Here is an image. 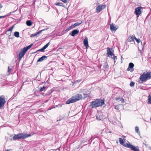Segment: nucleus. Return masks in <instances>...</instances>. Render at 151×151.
Returning <instances> with one entry per match:
<instances>
[{
    "mask_svg": "<svg viewBox=\"0 0 151 151\" xmlns=\"http://www.w3.org/2000/svg\"><path fill=\"white\" fill-rule=\"evenodd\" d=\"M118 28V26H116L113 23L110 24V29L112 32H113L114 31H116Z\"/></svg>",
    "mask_w": 151,
    "mask_h": 151,
    "instance_id": "9",
    "label": "nucleus"
},
{
    "mask_svg": "<svg viewBox=\"0 0 151 151\" xmlns=\"http://www.w3.org/2000/svg\"><path fill=\"white\" fill-rule=\"evenodd\" d=\"M55 4L57 6H63V4L62 3H60L59 2H57Z\"/></svg>",
    "mask_w": 151,
    "mask_h": 151,
    "instance_id": "26",
    "label": "nucleus"
},
{
    "mask_svg": "<svg viewBox=\"0 0 151 151\" xmlns=\"http://www.w3.org/2000/svg\"><path fill=\"white\" fill-rule=\"evenodd\" d=\"M135 37L134 35H132V36H130L128 38L127 41L129 42H131L133 40H134V37Z\"/></svg>",
    "mask_w": 151,
    "mask_h": 151,
    "instance_id": "18",
    "label": "nucleus"
},
{
    "mask_svg": "<svg viewBox=\"0 0 151 151\" xmlns=\"http://www.w3.org/2000/svg\"><path fill=\"white\" fill-rule=\"evenodd\" d=\"M75 27L74 26V25L73 24V25H72L70 27H69L66 30L69 31L71 29H73L75 28Z\"/></svg>",
    "mask_w": 151,
    "mask_h": 151,
    "instance_id": "24",
    "label": "nucleus"
},
{
    "mask_svg": "<svg viewBox=\"0 0 151 151\" xmlns=\"http://www.w3.org/2000/svg\"><path fill=\"white\" fill-rule=\"evenodd\" d=\"M119 105L116 106L115 107V109H119Z\"/></svg>",
    "mask_w": 151,
    "mask_h": 151,
    "instance_id": "37",
    "label": "nucleus"
},
{
    "mask_svg": "<svg viewBox=\"0 0 151 151\" xmlns=\"http://www.w3.org/2000/svg\"><path fill=\"white\" fill-rule=\"evenodd\" d=\"M45 86H43L42 87L40 88V90L41 91H42L45 89Z\"/></svg>",
    "mask_w": 151,
    "mask_h": 151,
    "instance_id": "32",
    "label": "nucleus"
},
{
    "mask_svg": "<svg viewBox=\"0 0 151 151\" xmlns=\"http://www.w3.org/2000/svg\"><path fill=\"white\" fill-rule=\"evenodd\" d=\"M50 42H48L47 44L45 45L44 47H43L45 49H46L47 47L50 45Z\"/></svg>",
    "mask_w": 151,
    "mask_h": 151,
    "instance_id": "29",
    "label": "nucleus"
},
{
    "mask_svg": "<svg viewBox=\"0 0 151 151\" xmlns=\"http://www.w3.org/2000/svg\"><path fill=\"white\" fill-rule=\"evenodd\" d=\"M103 66L104 68V70H106L109 68V66L108 65V64L106 63H104Z\"/></svg>",
    "mask_w": 151,
    "mask_h": 151,
    "instance_id": "20",
    "label": "nucleus"
},
{
    "mask_svg": "<svg viewBox=\"0 0 151 151\" xmlns=\"http://www.w3.org/2000/svg\"><path fill=\"white\" fill-rule=\"evenodd\" d=\"M121 98H116L115 99L116 101H118V100H120L121 99Z\"/></svg>",
    "mask_w": 151,
    "mask_h": 151,
    "instance_id": "39",
    "label": "nucleus"
},
{
    "mask_svg": "<svg viewBox=\"0 0 151 151\" xmlns=\"http://www.w3.org/2000/svg\"><path fill=\"white\" fill-rule=\"evenodd\" d=\"M148 103L151 104V96L149 94L148 97Z\"/></svg>",
    "mask_w": 151,
    "mask_h": 151,
    "instance_id": "22",
    "label": "nucleus"
},
{
    "mask_svg": "<svg viewBox=\"0 0 151 151\" xmlns=\"http://www.w3.org/2000/svg\"><path fill=\"white\" fill-rule=\"evenodd\" d=\"M119 141L121 144L123 145L124 146L127 147V146L129 145V142L127 143L126 144L124 143V141L122 138H120L119 139Z\"/></svg>",
    "mask_w": 151,
    "mask_h": 151,
    "instance_id": "10",
    "label": "nucleus"
},
{
    "mask_svg": "<svg viewBox=\"0 0 151 151\" xmlns=\"http://www.w3.org/2000/svg\"><path fill=\"white\" fill-rule=\"evenodd\" d=\"M135 131L136 132H137L138 134H140V132L139 130V127L137 126H136L135 127Z\"/></svg>",
    "mask_w": 151,
    "mask_h": 151,
    "instance_id": "23",
    "label": "nucleus"
},
{
    "mask_svg": "<svg viewBox=\"0 0 151 151\" xmlns=\"http://www.w3.org/2000/svg\"><path fill=\"white\" fill-rule=\"evenodd\" d=\"M83 44L86 47V49H87L89 47L88 39L87 38H85L83 40Z\"/></svg>",
    "mask_w": 151,
    "mask_h": 151,
    "instance_id": "13",
    "label": "nucleus"
},
{
    "mask_svg": "<svg viewBox=\"0 0 151 151\" xmlns=\"http://www.w3.org/2000/svg\"><path fill=\"white\" fill-rule=\"evenodd\" d=\"M12 70V69L10 68L9 67V66L8 67V72H9V73H10L11 72Z\"/></svg>",
    "mask_w": 151,
    "mask_h": 151,
    "instance_id": "34",
    "label": "nucleus"
},
{
    "mask_svg": "<svg viewBox=\"0 0 151 151\" xmlns=\"http://www.w3.org/2000/svg\"><path fill=\"white\" fill-rule=\"evenodd\" d=\"M47 57L45 56H43L40 58L37 61V63L39 62H42L45 60L46 59Z\"/></svg>",
    "mask_w": 151,
    "mask_h": 151,
    "instance_id": "16",
    "label": "nucleus"
},
{
    "mask_svg": "<svg viewBox=\"0 0 151 151\" xmlns=\"http://www.w3.org/2000/svg\"><path fill=\"white\" fill-rule=\"evenodd\" d=\"M5 16H0V19L1 18H4L5 17Z\"/></svg>",
    "mask_w": 151,
    "mask_h": 151,
    "instance_id": "41",
    "label": "nucleus"
},
{
    "mask_svg": "<svg viewBox=\"0 0 151 151\" xmlns=\"http://www.w3.org/2000/svg\"><path fill=\"white\" fill-rule=\"evenodd\" d=\"M120 101L122 103H124V99H123L121 98L120 100Z\"/></svg>",
    "mask_w": 151,
    "mask_h": 151,
    "instance_id": "36",
    "label": "nucleus"
},
{
    "mask_svg": "<svg viewBox=\"0 0 151 151\" xmlns=\"http://www.w3.org/2000/svg\"><path fill=\"white\" fill-rule=\"evenodd\" d=\"M142 8L141 7H138L136 8L134 11V13L136 15H140L141 13V10Z\"/></svg>",
    "mask_w": 151,
    "mask_h": 151,
    "instance_id": "8",
    "label": "nucleus"
},
{
    "mask_svg": "<svg viewBox=\"0 0 151 151\" xmlns=\"http://www.w3.org/2000/svg\"><path fill=\"white\" fill-rule=\"evenodd\" d=\"M98 114L99 116H98V115H97L96 118L98 120H100L103 119L102 114L101 112H99Z\"/></svg>",
    "mask_w": 151,
    "mask_h": 151,
    "instance_id": "15",
    "label": "nucleus"
},
{
    "mask_svg": "<svg viewBox=\"0 0 151 151\" xmlns=\"http://www.w3.org/2000/svg\"><path fill=\"white\" fill-rule=\"evenodd\" d=\"M112 56H113V57L112 56L111 58L114 59V63H115V60L117 58H116V56L114 55V54H113V55Z\"/></svg>",
    "mask_w": 151,
    "mask_h": 151,
    "instance_id": "28",
    "label": "nucleus"
},
{
    "mask_svg": "<svg viewBox=\"0 0 151 151\" xmlns=\"http://www.w3.org/2000/svg\"><path fill=\"white\" fill-rule=\"evenodd\" d=\"M62 2L64 3H66L67 2V1L66 0H61Z\"/></svg>",
    "mask_w": 151,
    "mask_h": 151,
    "instance_id": "38",
    "label": "nucleus"
},
{
    "mask_svg": "<svg viewBox=\"0 0 151 151\" xmlns=\"http://www.w3.org/2000/svg\"><path fill=\"white\" fill-rule=\"evenodd\" d=\"M106 7V5H99L96 8V12L99 13L103 9H105Z\"/></svg>",
    "mask_w": 151,
    "mask_h": 151,
    "instance_id": "7",
    "label": "nucleus"
},
{
    "mask_svg": "<svg viewBox=\"0 0 151 151\" xmlns=\"http://www.w3.org/2000/svg\"><path fill=\"white\" fill-rule=\"evenodd\" d=\"M134 82H131L130 83L129 85L130 86L132 87V86H134Z\"/></svg>",
    "mask_w": 151,
    "mask_h": 151,
    "instance_id": "31",
    "label": "nucleus"
},
{
    "mask_svg": "<svg viewBox=\"0 0 151 151\" xmlns=\"http://www.w3.org/2000/svg\"><path fill=\"white\" fill-rule=\"evenodd\" d=\"M134 66V64L132 63H130L129 64V67L127 69V70L128 71H129L130 69L132 68Z\"/></svg>",
    "mask_w": 151,
    "mask_h": 151,
    "instance_id": "17",
    "label": "nucleus"
},
{
    "mask_svg": "<svg viewBox=\"0 0 151 151\" xmlns=\"http://www.w3.org/2000/svg\"><path fill=\"white\" fill-rule=\"evenodd\" d=\"M113 53L111 51L109 47L107 48V55L108 56L110 57V56H112L113 55Z\"/></svg>",
    "mask_w": 151,
    "mask_h": 151,
    "instance_id": "12",
    "label": "nucleus"
},
{
    "mask_svg": "<svg viewBox=\"0 0 151 151\" xmlns=\"http://www.w3.org/2000/svg\"><path fill=\"white\" fill-rule=\"evenodd\" d=\"M134 38V39L136 40L138 43H139L140 42V39H137L135 37Z\"/></svg>",
    "mask_w": 151,
    "mask_h": 151,
    "instance_id": "30",
    "label": "nucleus"
},
{
    "mask_svg": "<svg viewBox=\"0 0 151 151\" xmlns=\"http://www.w3.org/2000/svg\"><path fill=\"white\" fill-rule=\"evenodd\" d=\"M127 147L130 148L134 151H139L138 147H135L130 143L129 144Z\"/></svg>",
    "mask_w": 151,
    "mask_h": 151,
    "instance_id": "11",
    "label": "nucleus"
},
{
    "mask_svg": "<svg viewBox=\"0 0 151 151\" xmlns=\"http://www.w3.org/2000/svg\"><path fill=\"white\" fill-rule=\"evenodd\" d=\"M31 136L30 134H27L26 133H20L14 136L13 140H16L21 139H24Z\"/></svg>",
    "mask_w": 151,
    "mask_h": 151,
    "instance_id": "4",
    "label": "nucleus"
},
{
    "mask_svg": "<svg viewBox=\"0 0 151 151\" xmlns=\"http://www.w3.org/2000/svg\"><path fill=\"white\" fill-rule=\"evenodd\" d=\"M104 100L102 99H97L95 101L91 102L90 106L92 108L100 106L104 104Z\"/></svg>",
    "mask_w": 151,
    "mask_h": 151,
    "instance_id": "1",
    "label": "nucleus"
},
{
    "mask_svg": "<svg viewBox=\"0 0 151 151\" xmlns=\"http://www.w3.org/2000/svg\"><path fill=\"white\" fill-rule=\"evenodd\" d=\"M45 50V48H44L43 47L42 48H41L38 51H41V52H43V51H44V50Z\"/></svg>",
    "mask_w": 151,
    "mask_h": 151,
    "instance_id": "35",
    "label": "nucleus"
},
{
    "mask_svg": "<svg viewBox=\"0 0 151 151\" xmlns=\"http://www.w3.org/2000/svg\"><path fill=\"white\" fill-rule=\"evenodd\" d=\"M82 23V22H81V23L77 22L75 23L74 25L75 27L76 26L79 25L80 24H81Z\"/></svg>",
    "mask_w": 151,
    "mask_h": 151,
    "instance_id": "27",
    "label": "nucleus"
},
{
    "mask_svg": "<svg viewBox=\"0 0 151 151\" xmlns=\"http://www.w3.org/2000/svg\"><path fill=\"white\" fill-rule=\"evenodd\" d=\"M6 102L5 97L4 96H0V109H1L4 106Z\"/></svg>",
    "mask_w": 151,
    "mask_h": 151,
    "instance_id": "6",
    "label": "nucleus"
},
{
    "mask_svg": "<svg viewBox=\"0 0 151 151\" xmlns=\"http://www.w3.org/2000/svg\"><path fill=\"white\" fill-rule=\"evenodd\" d=\"M26 24L27 25L29 26H30L31 25L32 23L30 21L28 20L26 22Z\"/></svg>",
    "mask_w": 151,
    "mask_h": 151,
    "instance_id": "25",
    "label": "nucleus"
},
{
    "mask_svg": "<svg viewBox=\"0 0 151 151\" xmlns=\"http://www.w3.org/2000/svg\"><path fill=\"white\" fill-rule=\"evenodd\" d=\"M32 45L33 44H31L29 46L24 48L23 49L21 50V52L19 53V58L20 60L22 59V58L23 57L27 51L31 47Z\"/></svg>",
    "mask_w": 151,
    "mask_h": 151,
    "instance_id": "5",
    "label": "nucleus"
},
{
    "mask_svg": "<svg viewBox=\"0 0 151 151\" xmlns=\"http://www.w3.org/2000/svg\"><path fill=\"white\" fill-rule=\"evenodd\" d=\"M146 141H145V142L143 143V144L145 145V146H147L148 145H146Z\"/></svg>",
    "mask_w": 151,
    "mask_h": 151,
    "instance_id": "40",
    "label": "nucleus"
},
{
    "mask_svg": "<svg viewBox=\"0 0 151 151\" xmlns=\"http://www.w3.org/2000/svg\"><path fill=\"white\" fill-rule=\"evenodd\" d=\"M79 31L78 29H75L71 32V35L72 36H74L75 35L79 33Z\"/></svg>",
    "mask_w": 151,
    "mask_h": 151,
    "instance_id": "14",
    "label": "nucleus"
},
{
    "mask_svg": "<svg viewBox=\"0 0 151 151\" xmlns=\"http://www.w3.org/2000/svg\"><path fill=\"white\" fill-rule=\"evenodd\" d=\"M83 96L81 94H78L75 96L72 97L69 100L67 101L66 104H69L70 103L75 102L82 99Z\"/></svg>",
    "mask_w": 151,
    "mask_h": 151,
    "instance_id": "2",
    "label": "nucleus"
},
{
    "mask_svg": "<svg viewBox=\"0 0 151 151\" xmlns=\"http://www.w3.org/2000/svg\"><path fill=\"white\" fill-rule=\"evenodd\" d=\"M19 32H15L14 33V36L17 37H19Z\"/></svg>",
    "mask_w": 151,
    "mask_h": 151,
    "instance_id": "21",
    "label": "nucleus"
},
{
    "mask_svg": "<svg viewBox=\"0 0 151 151\" xmlns=\"http://www.w3.org/2000/svg\"><path fill=\"white\" fill-rule=\"evenodd\" d=\"M2 5H0V8H2Z\"/></svg>",
    "mask_w": 151,
    "mask_h": 151,
    "instance_id": "43",
    "label": "nucleus"
},
{
    "mask_svg": "<svg viewBox=\"0 0 151 151\" xmlns=\"http://www.w3.org/2000/svg\"><path fill=\"white\" fill-rule=\"evenodd\" d=\"M47 28H46L45 29H44L42 30H40L39 32H37V34H38L40 33L42 31H43L44 30H47Z\"/></svg>",
    "mask_w": 151,
    "mask_h": 151,
    "instance_id": "33",
    "label": "nucleus"
},
{
    "mask_svg": "<svg viewBox=\"0 0 151 151\" xmlns=\"http://www.w3.org/2000/svg\"><path fill=\"white\" fill-rule=\"evenodd\" d=\"M37 35V34H35L34 35H35V36H36V35Z\"/></svg>",
    "mask_w": 151,
    "mask_h": 151,
    "instance_id": "44",
    "label": "nucleus"
},
{
    "mask_svg": "<svg viewBox=\"0 0 151 151\" xmlns=\"http://www.w3.org/2000/svg\"><path fill=\"white\" fill-rule=\"evenodd\" d=\"M14 25L12 26L11 27L9 28V29L6 32H7L9 31L11 32L10 33L8 34V35H9V36H11V32H12V29H13V28H14Z\"/></svg>",
    "mask_w": 151,
    "mask_h": 151,
    "instance_id": "19",
    "label": "nucleus"
},
{
    "mask_svg": "<svg viewBox=\"0 0 151 151\" xmlns=\"http://www.w3.org/2000/svg\"><path fill=\"white\" fill-rule=\"evenodd\" d=\"M134 69H131L130 71L131 72H133V71H134Z\"/></svg>",
    "mask_w": 151,
    "mask_h": 151,
    "instance_id": "42",
    "label": "nucleus"
},
{
    "mask_svg": "<svg viewBox=\"0 0 151 151\" xmlns=\"http://www.w3.org/2000/svg\"><path fill=\"white\" fill-rule=\"evenodd\" d=\"M151 78V72H144L142 75H141L139 78L140 81L142 82H145L147 80L150 79Z\"/></svg>",
    "mask_w": 151,
    "mask_h": 151,
    "instance_id": "3",
    "label": "nucleus"
}]
</instances>
